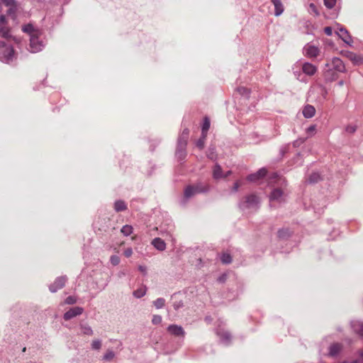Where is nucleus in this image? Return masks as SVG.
Returning a JSON list of instances; mask_svg holds the SVG:
<instances>
[{
    "instance_id": "bb28decb",
    "label": "nucleus",
    "mask_w": 363,
    "mask_h": 363,
    "mask_svg": "<svg viewBox=\"0 0 363 363\" xmlns=\"http://www.w3.org/2000/svg\"><path fill=\"white\" fill-rule=\"evenodd\" d=\"M209 128H210V121L207 117H206L203 120V123L202 125L201 134L203 135V136L207 135V132H208Z\"/></svg>"
},
{
    "instance_id": "a211bd4d",
    "label": "nucleus",
    "mask_w": 363,
    "mask_h": 363,
    "mask_svg": "<svg viewBox=\"0 0 363 363\" xmlns=\"http://www.w3.org/2000/svg\"><path fill=\"white\" fill-rule=\"evenodd\" d=\"M303 115L306 118H312L315 113V108L311 105H306L303 109Z\"/></svg>"
},
{
    "instance_id": "a878e982",
    "label": "nucleus",
    "mask_w": 363,
    "mask_h": 363,
    "mask_svg": "<svg viewBox=\"0 0 363 363\" xmlns=\"http://www.w3.org/2000/svg\"><path fill=\"white\" fill-rule=\"evenodd\" d=\"M176 156L179 160H183L186 157V147H182L181 146L177 145Z\"/></svg>"
},
{
    "instance_id": "8fccbe9b",
    "label": "nucleus",
    "mask_w": 363,
    "mask_h": 363,
    "mask_svg": "<svg viewBox=\"0 0 363 363\" xmlns=\"http://www.w3.org/2000/svg\"><path fill=\"white\" fill-rule=\"evenodd\" d=\"M267 169L265 168H261L256 173L260 178L264 177L267 174Z\"/></svg>"
},
{
    "instance_id": "ea45409f",
    "label": "nucleus",
    "mask_w": 363,
    "mask_h": 363,
    "mask_svg": "<svg viewBox=\"0 0 363 363\" xmlns=\"http://www.w3.org/2000/svg\"><path fill=\"white\" fill-rule=\"evenodd\" d=\"M347 57H350V59L356 64L359 63L362 60L359 56L352 52H350Z\"/></svg>"
},
{
    "instance_id": "ddd939ff",
    "label": "nucleus",
    "mask_w": 363,
    "mask_h": 363,
    "mask_svg": "<svg viewBox=\"0 0 363 363\" xmlns=\"http://www.w3.org/2000/svg\"><path fill=\"white\" fill-rule=\"evenodd\" d=\"M317 70V67L310 62H304L302 65V71L305 74L308 76L314 75Z\"/></svg>"
},
{
    "instance_id": "c85d7f7f",
    "label": "nucleus",
    "mask_w": 363,
    "mask_h": 363,
    "mask_svg": "<svg viewBox=\"0 0 363 363\" xmlns=\"http://www.w3.org/2000/svg\"><path fill=\"white\" fill-rule=\"evenodd\" d=\"M80 328L82 330V333L84 335H93V330L88 325H81Z\"/></svg>"
},
{
    "instance_id": "39448f33",
    "label": "nucleus",
    "mask_w": 363,
    "mask_h": 363,
    "mask_svg": "<svg viewBox=\"0 0 363 363\" xmlns=\"http://www.w3.org/2000/svg\"><path fill=\"white\" fill-rule=\"evenodd\" d=\"M286 200V194L280 189H274L269 195V202L271 206H275L280 204Z\"/></svg>"
},
{
    "instance_id": "2f4dec72",
    "label": "nucleus",
    "mask_w": 363,
    "mask_h": 363,
    "mask_svg": "<svg viewBox=\"0 0 363 363\" xmlns=\"http://www.w3.org/2000/svg\"><path fill=\"white\" fill-rule=\"evenodd\" d=\"M220 260L223 264H230L232 262V258L228 253H223L220 257Z\"/></svg>"
},
{
    "instance_id": "2eb2a0df",
    "label": "nucleus",
    "mask_w": 363,
    "mask_h": 363,
    "mask_svg": "<svg viewBox=\"0 0 363 363\" xmlns=\"http://www.w3.org/2000/svg\"><path fill=\"white\" fill-rule=\"evenodd\" d=\"M22 30L29 35L30 37L35 35H41V32L35 29L32 24H27L23 26Z\"/></svg>"
},
{
    "instance_id": "c03bdc74",
    "label": "nucleus",
    "mask_w": 363,
    "mask_h": 363,
    "mask_svg": "<svg viewBox=\"0 0 363 363\" xmlns=\"http://www.w3.org/2000/svg\"><path fill=\"white\" fill-rule=\"evenodd\" d=\"M162 316L160 315H154L152 319V323L154 325H158L162 322Z\"/></svg>"
},
{
    "instance_id": "9b49d317",
    "label": "nucleus",
    "mask_w": 363,
    "mask_h": 363,
    "mask_svg": "<svg viewBox=\"0 0 363 363\" xmlns=\"http://www.w3.org/2000/svg\"><path fill=\"white\" fill-rule=\"evenodd\" d=\"M303 50H304L305 55L308 57H315L320 53L319 48L318 47H316L313 45H311V44H307L304 47Z\"/></svg>"
},
{
    "instance_id": "393cba45",
    "label": "nucleus",
    "mask_w": 363,
    "mask_h": 363,
    "mask_svg": "<svg viewBox=\"0 0 363 363\" xmlns=\"http://www.w3.org/2000/svg\"><path fill=\"white\" fill-rule=\"evenodd\" d=\"M217 335L220 337V340L223 343L227 344L230 340V335L228 332L218 331Z\"/></svg>"
},
{
    "instance_id": "09e8293b",
    "label": "nucleus",
    "mask_w": 363,
    "mask_h": 363,
    "mask_svg": "<svg viewBox=\"0 0 363 363\" xmlns=\"http://www.w3.org/2000/svg\"><path fill=\"white\" fill-rule=\"evenodd\" d=\"M357 130V126L353 125H349L346 127V132L349 133H354Z\"/></svg>"
},
{
    "instance_id": "603ef678",
    "label": "nucleus",
    "mask_w": 363,
    "mask_h": 363,
    "mask_svg": "<svg viewBox=\"0 0 363 363\" xmlns=\"http://www.w3.org/2000/svg\"><path fill=\"white\" fill-rule=\"evenodd\" d=\"M133 255V250L130 247H128L124 250V255L126 257H130Z\"/></svg>"
},
{
    "instance_id": "49530a36",
    "label": "nucleus",
    "mask_w": 363,
    "mask_h": 363,
    "mask_svg": "<svg viewBox=\"0 0 363 363\" xmlns=\"http://www.w3.org/2000/svg\"><path fill=\"white\" fill-rule=\"evenodd\" d=\"M2 3L8 6V7H10V6H14L16 4V0H1Z\"/></svg>"
},
{
    "instance_id": "58836bf2",
    "label": "nucleus",
    "mask_w": 363,
    "mask_h": 363,
    "mask_svg": "<svg viewBox=\"0 0 363 363\" xmlns=\"http://www.w3.org/2000/svg\"><path fill=\"white\" fill-rule=\"evenodd\" d=\"M238 91L239 92V94L243 96H245V97H248L249 96V94H250V91L245 88V87H239L238 88Z\"/></svg>"
},
{
    "instance_id": "3c124183",
    "label": "nucleus",
    "mask_w": 363,
    "mask_h": 363,
    "mask_svg": "<svg viewBox=\"0 0 363 363\" xmlns=\"http://www.w3.org/2000/svg\"><path fill=\"white\" fill-rule=\"evenodd\" d=\"M16 10H17V5L16 4L14 6H10L7 13L9 15H13V14H15Z\"/></svg>"
},
{
    "instance_id": "4be33fe9",
    "label": "nucleus",
    "mask_w": 363,
    "mask_h": 363,
    "mask_svg": "<svg viewBox=\"0 0 363 363\" xmlns=\"http://www.w3.org/2000/svg\"><path fill=\"white\" fill-rule=\"evenodd\" d=\"M0 36L6 39H8L11 36L9 29L6 26H4L1 23H0Z\"/></svg>"
},
{
    "instance_id": "de8ad7c7",
    "label": "nucleus",
    "mask_w": 363,
    "mask_h": 363,
    "mask_svg": "<svg viewBox=\"0 0 363 363\" xmlns=\"http://www.w3.org/2000/svg\"><path fill=\"white\" fill-rule=\"evenodd\" d=\"M259 179V177L257 173L252 174L247 177V180L250 182H256Z\"/></svg>"
},
{
    "instance_id": "aec40b11",
    "label": "nucleus",
    "mask_w": 363,
    "mask_h": 363,
    "mask_svg": "<svg viewBox=\"0 0 363 363\" xmlns=\"http://www.w3.org/2000/svg\"><path fill=\"white\" fill-rule=\"evenodd\" d=\"M342 345L339 343H335L330 347L329 355L331 357L336 356L341 350Z\"/></svg>"
},
{
    "instance_id": "6ab92c4d",
    "label": "nucleus",
    "mask_w": 363,
    "mask_h": 363,
    "mask_svg": "<svg viewBox=\"0 0 363 363\" xmlns=\"http://www.w3.org/2000/svg\"><path fill=\"white\" fill-rule=\"evenodd\" d=\"M152 245L160 251H164L166 249V243L160 238L153 239Z\"/></svg>"
},
{
    "instance_id": "cd10ccee",
    "label": "nucleus",
    "mask_w": 363,
    "mask_h": 363,
    "mask_svg": "<svg viewBox=\"0 0 363 363\" xmlns=\"http://www.w3.org/2000/svg\"><path fill=\"white\" fill-rule=\"evenodd\" d=\"M133 227L130 225H125L121 229V233L125 236H128L133 233Z\"/></svg>"
},
{
    "instance_id": "f8f14e48",
    "label": "nucleus",
    "mask_w": 363,
    "mask_h": 363,
    "mask_svg": "<svg viewBox=\"0 0 363 363\" xmlns=\"http://www.w3.org/2000/svg\"><path fill=\"white\" fill-rule=\"evenodd\" d=\"M336 34L347 45H352V37L349 34L348 31L344 28H339L338 31H336Z\"/></svg>"
},
{
    "instance_id": "a19ab883",
    "label": "nucleus",
    "mask_w": 363,
    "mask_h": 363,
    "mask_svg": "<svg viewBox=\"0 0 363 363\" xmlns=\"http://www.w3.org/2000/svg\"><path fill=\"white\" fill-rule=\"evenodd\" d=\"M77 301V299L75 296H69L65 300V304L72 305L76 303Z\"/></svg>"
},
{
    "instance_id": "0e129e2a",
    "label": "nucleus",
    "mask_w": 363,
    "mask_h": 363,
    "mask_svg": "<svg viewBox=\"0 0 363 363\" xmlns=\"http://www.w3.org/2000/svg\"><path fill=\"white\" fill-rule=\"evenodd\" d=\"M352 363H357V362H356V361H354V362H352Z\"/></svg>"
},
{
    "instance_id": "1a4fd4ad",
    "label": "nucleus",
    "mask_w": 363,
    "mask_h": 363,
    "mask_svg": "<svg viewBox=\"0 0 363 363\" xmlns=\"http://www.w3.org/2000/svg\"><path fill=\"white\" fill-rule=\"evenodd\" d=\"M84 312V308L79 306L74 307L67 311L63 315L65 320H69L76 316L80 315Z\"/></svg>"
},
{
    "instance_id": "37998d69",
    "label": "nucleus",
    "mask_w": 363,
    "mask_h": 363,
    "mask_svg": "<svg viewBox=\"0 0 363 363\" xmlns=\"http://www.w3.org/2000/svg\"><path fill=\"white\" fill-rule=\"evenodd\" d=\"M110 262L113 265L116 266L120 263V258L117 255H112L110 257Z\"/></svg>"
},
{
    "instance_id": "473e14b6",
    "label": "nucleus",
    "mask_w": 363,
    "mask_h": 363,
    "mask_svg": "<svg viewBox=\"0 0 363 363\" xmlns=\"http://www.w3.org/2000/svg\"><path fill=\"white\" fill-rule=\"evenodd\" d=\"M207 157L211 159V160H216V155L215 152L214 147H209L207 151Z\"/></svg>"
},
{
    "instance_id": "423d86ee",
    "label": "nucleus",
    "mask_w": 363,
    "mask_h": 363,
    "mask_svg": "<svg viewBox=\"0 0 363 363\" xmlns=\"http://www.w3.org/2000/svg\"><path fill=\"white\" fill-rule=\"evenodd\" d=\"M208 190L207 186H202L201 184H198L195 186H188L184 190V198L189 199L196 194L206 192Z\"/></svg>"
},
{
    "instance_id": "052dcab7",
    "label": "nucleus",
    "mask_w": 363,
    "mask_h": 363,
    "mask_svg": "<svg viewBox=\"0 0 363 363\" xmlns=\"http://www.w3.org/2000/svg\"><path fill=\"white\" fill-rule=\"evenodd\" d=\"M231 174V171H228L225 174H223V178L228 177Z\"/></svg>"
},
{
    "instance_id": "f03ea898",
    "label": "nucleus",
    "mask_w": 363,
    "mask_h": 363,
    "mask_svg": "<svg viewBox=\"0 0 363 363\" xmlns=\"http://www.w3.org/2000/svg\"><path fill=\"white\" fill-rule=\"evenodd\" d=\"M328 91L325 86L320 83L312 85L308 91V97L320 104L327 99Z\"/></svg>"
},
{
    "instance_id": "4c0bfd02",
    "label": "nucleus",
    "mask_w": 363,
    "mask_h": 363,
    "mask_svg": "<svg viewBox=\"0 0 363 363\" xmlns=\"http://www.w3.org/2000/svg\"><path fill=\"white\" fill-rule=\"evenodd\" d=\"M114 357H115L114 352L111 350H108L104 355L103 359L106 361H111L113 359Z\"/></svg>"
},
{
    "instance_id": "6e6d98bb",
    "label": "nucleus",
    "mask_w": 363,
    "mask_h": 363,
    "mask_svg": "<svg viewBox=\"0 0 363 363\" xmlns=\"http://www.w3.org/2000/svg\"><path fill=\"white\" fill-rule=\"evenodd\" d=\"M315 130V125H311L309 126L307 129H306V131L307 133H313Z\"/></svg>"
},
{
    "instance_id": "f704fd0d",
    "label": "nucleus",
    "mask_w": 363,
    "mask_h": 363,
    "mask_svg": "<svg viewBox=\"0 0 363 363\" xmlns=\"http://www.w3.org/2000/svg\"><path fill=\"white\" fill-rule=\"evenodd\" d=\"M278 235L280 238H286L290 236V231L289 229H281L278 231Z\"/></svg>"
},
{
    "instance_id": "e2e57ef3",
    "label": "nucleus",
    "mask_w": 363,
    "mask_h": 363,
    "mask_svg": "<svg viewBox=\"0 0 363 363\" xmlns=\"http://www.w3.org/2000/svg\"><path fill=\"white\" fill-rule=\"evenodd\" d=\"M176 296H177V294H174L173 296H172V299H174V298H176Z\"/></svg>"
},
{
    "instance_id": "680f3d73",
    "label": "nucleus",
    "mask_w": 363,
    "mask_h": 363,
    "mask_svg": "<svg viewBox=\"0 0 363 363\" xmlns=\"http://www.w3.org/2000/svg\"><path fill=\"white\" fill-rule=\"evenodd\" d=\"M343 84H344V81H342V80H340V82H338V83H337V85H338V86H343Z\"/></svg>"
},
{
    "instance_id": "72a5a7b5",
    "label": "nucleus",
    "mask_w": 363,
    "mask_h": 363,
    "mask_svg": "<svg viewBox=\"0 0 363 363\" xmlns=\"http://www.w3.org/2000/svg\"><path fill=\"white\" fill-rule=\"evenodd\" d=\"M206 137L207 135L203 136V135L201 134V138L196 141V146L200 150H202L204 147Z\"/></svg>"
},
{
    "instance_id": "9d476101",
    "label": "nucleus",
    "mask_w": 363,
    "mask_h": 363,
    "mask_svg": "<svg viewBox=\"0 0 363 363\" xmlns=\"http://www.w3.org/2000/svg\"><path fill=\"white\" fill-rule=\"evenodd\" d=\"M167 330L171 335L177 337H184L185 335V331L183 328L176 324L169 325Z\"/></svg>"
},
{
    "instance_id": "4d7b16f0",
    "label": "nucleus",
    "mask_w": 363,
    "mask_h": 363,
    "mask_svg": "<svg viewBox=\"0 0 363 363\" xmlns=\"http://www.w3.org/2000/svg\"><path fill=\"white\" fill-rule=\"evenodd\" d=\"M0 23H1L4 26L6 25V17L4 15L0 16Z\"/></svg>"
},
{
    "instance_id": "6e6552de",
    "label": "nucleus",
    "mask_w": 363,
    "mask_h": 363,
    "mask_svg": "<svg viewBox=\"0 0 363 363\" xmlns=\"http://www.w3.org/2000/svg\"><path fill=\"white\" fill-rule=\"evenodd\" d=\"M67 280V278L66 276H61L55 280V281L49 286V289L52 293H55L59 289L64 287L65 285V283Z\"/></svg>"
},
{
    "instance_id": "f257e3e1",
    "label": "nucleus",
    "mask_w": 363,
    "mask_h": 363,
    "mask_svg": "<svg viewBox=\"0 0 363 363\" xmlns=\"http://www.w3.org/2000/svg\"><path fill=\"white\" fill-rule=\"evenodd\" d=\"M345 71V67L343 62L338 57H334L330 62L325 64L324 77L326 81L332 82L337 77L335 72H344Z\"/></svg>"
},
{
    "instance_id": "412c9836",
    "label": "nucleus",
    "mask_w": 363,
    "mask_h": 363,
    "mask_svg": "<svg viewBox=\"0 0 363 363\" xmlns=\"http://www.w3.org/2000/svg\"><path fill=\"white\" fill-rule=\"evenodd\" d=\"M114 209L116 212L123 211L127 209V205L122 200H117L114 203Z\"/></svg>"
},
{
    "instance_id": "f3484780",
    "label": "nucleus",
    "mask_w": 363,
    "mask_h": 363,
    "mask_svg": "<svg viewBox=\"0 0 363 363\" xmlns=\"http://www.w3.org/2000/svg\"><path fill=\"white\" fill-rule=\"evenodd\" d=\"M272 2L274 6V15L280 16L284 12V6L281 0H272Z\"/></svg>"
},
{
    "instance_id": "a18cd8bd",
    "label": "nucleus",
    "mask_w": 363,
    "mask_h": 363,
    "mask_svg": "<svg viewBox=\"0 0 363 363\" xmlns=\"http://www.w3.org/2000/svg\"><path fill=\"white\" fill-rule=\"evenodd\" d=\"M101 347V342L99 340H95L91 343V347L94 350H99Z\"/></svg>"
},
{
    "instance_id": "5701e85b",
    "label": "nucleus",
    "mask_w": 363,
    "mask_h": 363,
    "mask_svg": "<svg viewBox=\"0 0 363 363\" xmlns=\"http://www.w3.org/2000/svg\"><path fill=\"white\" fill-rule=\"evenodd\" d=\"M213 177L216 179L223 178V172L221 167L216 164L213 170Z\"/></svg>"
},
{
    "instance_id": "e433bc0d",
    "label": "nucleus",
    "mask_w": 363,
    "mask_h": 363,
    "mask_svg": "<svg viewBox=\"0 0 363 363\" xmlns=\"http://www.w3.org/2000/svg\"><path fill=\"white\" fill-rule=\"evenodd\" d=\"M184 306L182 300H175L173 302V307L175 311H178Z\"/></svg>"
},
{
    "instance_id": "7c9ffc66",
    "label": "nucleus",
    "mask_w": 363,
    "mask_h": 363,
    "mask_svg": "<svg viewBox=\"0 0 363 363\" xmlns=\"http://www.w3.org/2000/svg\"><path fill=\"white\" fill-rule=\"evenodd\" d=\"M320 179V175L318 172L312 173L308 179L310 183H316Z\"/></svg>"
},
{
    "instance_id": "0eeeda50",
    "label": "nucleus",
    "mask_w": 363,
    "mask_h": 363,
    "mask_svg": "<svg viewBox=\"0 0 363 363\" xmlns=\"http://www.w3.org/2000/svg\"><path fill=\"white\" fill-rule=\"evenodd\" d=\"M41 35H35L30 37V50L32 52L41 51L44 47V43L40 37Z\"/></svg>"
},
{
    "instance_id": "b1692460",
    "label": "nucleus",
    "mask_w": 363,
    "mask_h": 363,
    "mask_svg": "<svg viewBox=\"0 0 363 363\" xmlns=\"http://www.w3.org/2000/svg\"><path fill=\"white\" fill-rule=\"evenodd\" d=\"M146 292L147 288L145 286H143L134 291L133 295L134 297L140 298L143 297L146 294Z\"/></svg>"
},
{
    "instance_id": "13d9d810",
    "label": "nucleus",
    "mask_w": 363,
    "mask_h": 363,
    "mask_svg": "<svg viewBox=\"0 0 363 363\" xmlns=\"http://www.w3.org/2000/svg\"><path fill=\"white\" fill-rule=\"evenodd\" d=\"M239 186H240L239 183L238 182H235L233 185V190L234 191H237L239 189Z\"/></svg>"
},
{
    "instance_id": "20e7f679",
    "label": "nucleus",
    "mask_w": 363,
    "mask_h": 363,
    "mask_svg": "<svg viewBox=\"0 0 363 363\" xmlns=\"http://www.w3.org/2000/svg\"><path fill=\"white\" fill-rule=\"evenodd\" d=\"M14 57V50L11 45L4 41H0V60L4 62H10Z\"/></svg>"
},
{
    "instance_id": "864d4df0",
    "label": "nucleus",
    "mask_w": 363,
    "mask_h": 363,
    "mask_svg": "<svg viewBox=\"0 0 363 363\" xmlns=\"http://www.w3.org/2000/svg\"><path fill=\"white\" fill-rule=\"evenodd\" d=\"M324 32L327 35L330 36L333 34V29L331 27L328 26L324 28Z\"/></svg>"
},
{
    "instance_id": "79ce46f5",
    "label": "nucleus",
    "mask_w": 363,
    "mask_h": 363,
    "mask_svg": "<svg viewBox=\"0 0 363 363\" xmlns=\"http://www.w3.org/2000/svg\"><path fill=\"white\" fill-rule=\"evenodd\" d=\"M324 1V5L328 9H332L334 7V6L336 4L337 0H323Z\"/></svg>"
},
{
    "instance_id": "bf43d9fd",
    "label": "nucleus",
    "mask_w": 363,
    "mask_h": 363,
    "mask_svg": "<svg viewBox=\"0 0 363 363\" xmlns=\"http://www.w3.org/2000/svg\"><path fill=\"white\" fill-rule=\"evenodd\" d=\"M226 279V275L223 274L222 276H220L219 278H218V281L219 282H224Z\"/></svg>"
},
{
    "instance_id": "c756f323",
    "label": "nucleus",
    "mask_w": 363,
    "mask_h": 363,
    "mask_svg": "<svg viewBox=\"0 0 363 363\" xmlns=\"http://www.w3.org/2000/svg\"><path fill=\"white\" fill-rule=\"evenodd\" d=\"M153 304L157 309L162 308L164 306L165 299L163 298H158L153 301Z\"/></svg>"
},
{
    "instance_id": "5fc2aeb1",
    "label": "nucleus",
    "mask_w": 363,
    "mask_h": 363,
    "mask_svg": "<svg viewBox=\"0 0 363 363\" xmlns=\"http://www.w3.org/2000/svg\"><path fill=\"white\" fill-rule=\"evenodd\" d=\"M138 270L140 272H141L142 273H143L144 274H146V271H147L146 267L143 266V265H140L138 267Z\"/></svg>"
},
{
    "instance_id": "dca6fc26",
    "label": "nucleus",
    "mask_w": 363,
    "mask_h": 363,
    "mask_svg": "<svg viewBox=\"0 0 363 363\" xmlns=\"http://www.w3.org/2000/svg\"><path fill=\"white\" fill-rule=\"evenodd\" d=\"M351 326L353 330L359 334V335L363 336V322L360 320H352L351 322Z\"/></svg>"
},
{
    "instance_id": "7ed1b4c3",
    "label": "nucleus",
    "mask_w": 363,
    "mask_h": 363,
    "mask_svg": "<svg viewBox=\"0 0 363 363\" xmlns=\"http://www.w3.org/2000/svg\"><path fill=\"white\" fill-rule=\"evenodd\" d=\"M259 198L255 194L248 195L239 203V208L242 211L256 210L259 207Z\"/></svg>"
},
{
    "instance_id": "c9c22d12",
    "label": "nucleus",
    "mask_w": 363,
    "mask_h": 363,
    "mask_svg": "<svg viewBox=\"0 0 363 363\" xmlns=\"http://www.w3.org/2000/svg\"><path fill=\"white\" fill-rule=\"evenodd\" d=\"M309 12L313 15H315V16H318L320 15V13L316 7V6L311 3L309 5Z\"/></svg>"
},
{
    "instance_id": "4468645a",
    "label": "nucleus",
    "mask_w": 363,
    "mask_h": 363,
    "mask_svg": "<svg viewBox=\"0 0 363 363\" xmlns=\"http://www.w3.org/2000/svg\"><path fill=\"white\" fill-rule=\"evenodd\" d=\"M189 129L185 128L178 138L177 145L181 146L182 147H186L189 138Z\"/></svg>"
}]
</instances>
